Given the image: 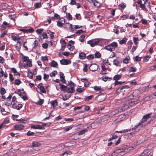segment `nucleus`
Returning a JSON list of instances; mask_svg holds the SVG:
<instances>
[{"mask_svg": "<svg viewBox=\"0 0 156 156\" xmlns=\"http://www.w3.org/2000/svg\"><path fill=\"white\" fill-rule=\"evenodd\" d=\"M133 94L129 95L128 97L127 100L126 101L124 106L115 110L114 112L115 113L113 114V115H115L122 112L127 109L130 107L132 106L137 103L138 102V99L133 98Z\"/></svg>", "mask_w": 156, "mask_h": 156, "instance_id": "f257e3e1", "label": "nucleus"}, {"mask_svg": "<svg viewBox=\"0 0 156 156\" xmlns=\"http://www.w3.org/2000/svg\"><path fill=\"white\" fill-rule=\"evenodd\" d=\"M136 146V145L134 144L131 147L125 148L124 150H117L113 152L110 156H122L126 153L133 149Z\"/></svg>", "mask_w": 156, "mask_h": 156, "instance_id": "f03ea898", "label": "nucleus"}, {"mask_svg": "<svg viewBox=\"0 0 156 156\" xmlns=\"http://www.w3.org/2000/svg\"><path fill=\"white\" fill-rule=\"evenodd\" d=\"M151 113L146 114L143 116L142 119L140 121V122L145 126L148 124L150 123L156 118V115H155L154 116H153L152 118L150 119L149 121L147 122V120L150 119L151 117Z\"/></svg>", "mask_w": 156, "mask_h": 156, "instance_id": "7ed1b4c3", "label": "nucleus"}, {"mask_svg": "<svg viewBox=\"0 0 156 156\" xmlns=\"http://www.w3.org/2000/svg\"><path fill=\"white\" fill-rule=\"evenodd\" d=\"M145 126L144 125H143V124L140 121V122H139L138 124L135 125L134 127H133L130 129H124L120 131H115V133H126L128 132L129 131H130L131 130H134L136 129H137L138 128H139V129H138V130H139L141 128H143Z\"/></svg>", "mask_w": 156, "mask_h": 156, "instance_id": "20e7f679", "label": "nucleus"}, {"mask_svg": "<svg viewBox=\"0 0 156 156\" xmlns=\"http://www.w3.org/2000/svg\"><path fill=\"white\" fill-rule=\"evenodd\" d=\"M119 91L120 92H123L122 94L123 95L126 94H128L130 91V89L129 86H125L121 88H118L116 91V93H117Z\"/></svg>", "mask_w": 156, "mask_h": 156, "instance_id": "39448f33", "label": "nucleus"}, {"mask_svg": "<svg viewBox=\"0 0 156 156\" xmlns=\"http://www.w3.org/2000/svg\"><path fill=\"white\" fill-rule=\"evenodd\" d=\"M118 44L115 42H113L108 45L105 46L104 48L111 51H114L115 49L117 47Z\"/></svg>", "mask_w": 156, "mask_h": 156, "instance_id": "423d86ee", "label": "nucleus"}, {"mask_svg": "<svg viewBox=\"0 0 156 156\" xmlns=\"http://www.w3.org/2000/svg\"><path fill=\"white\" fill-rule=\"evenodd\" d=\"M99 41L98 39L92 40L88 41L87 43L90 45L92 47L98 44Z\"/></svg>", "mask_w": 156, "mask_h": 156, "instance_id": "0eeeda50", "label": "nucleus"}, {"mask_svg": "<svg viewBox=\"0 0 156 156\" xmlns=\"http://www.w3.org/2000/svg\"><path fill=\"white\" fill-rule=\"evenodd\" d=\"M40 146V144L39 143L34 141L32 143L31 147L34 148L35 151H37L40 149L39 147Z\"/></svg>", "mask_w": 156, "mask_h": 156, "instance_id": "6e6552de", "label": "nucleus"}, {"mask_svg": "<svg viewBox=\"0 0 156 156\" xmlns=\"http://www.w3.org/2000/svg\"><path fill=\"white\" fill-rule=\"evenodd\" d=\"M106 98L105 94L99 95L97 97V100L98 102H101L104 101Z\"/></svg>", "mask_w": 156, "mask_h": 156, "instance_id": "1a4fd4ad", "label": "nucleus"}, {"mask_svg": "<svg viewBox=\"0 0 156 156\" xmlns=\"http://www.w3.org/2000/svg\"><path fill=\"white\" fill-rule=\"evenodd\" d=\"M98 66L95 64H92L89 67L90 70L92 71H96L98 69Z\"/></svg>", "mask_w": 156, "mask_h": 156, "instance_id": "9d476101", "label": "nucleus"}, {"mask_svg": "<svg viewBox=\"0 0 156 156\" xmlns=\"http://www.w3.org/2000/svg\"><path fill=\"white\" fill-rule=\"evenodd\" d=\"M37 87L40 89L41 92L43 93H46V90L44 87L42 86V83L38 84L37 85Z\"/></svg>", "mask_w": 156, "mask_h": 156, "instance_id": "9b49d317", "label": "nucleus"}, {"mask_svg": "<svg viewBox=\"0 0 156 156\" xmlns=\"http://www.w3.org/2000/svg\"><path fill=\"white\" fill-rule=\"evenodd\" d=\"M60 62L62 65H67L70 64L71 63V62L69 60L64 59L60 60Z\"/></svg>", "mask_w": 156, "mask_h": 156, "instance_id": "f8f14e48", "label": "nucleus"}, {"mask_svg": "<svg viewBox=\"0 0 156 156\" xmlns=\"http://www.w3.org/2000/svg\"><path fill=\"white\" fill-rule=\"evenodd\" d=\"M75 92L74 87L73 86H71L70 87H67L66 92L68 93H72Z\"/></svg>", "mask_w": 156, "mask_h": 156, "instance_id": "ddd939ff", "label": "nucleus"}, {"mask_svg": "<svg viewBox=\"0 0 156 156\" xmlns=\"http://www.w3.org/2000/svg\"><path fill=\"white\" fill-rule=\"evenodd\" d=\"M24 127V126L22 124L16 125L14 126L15 129L16 130H20L22 129Z\"/></svg>", "mask_w": 156, "mask_h": 156, "instance_id": "4468645a", "label": "nucleus"}, {"mask_svg": "<svg viewBox=\"0 0 156 156\" xmlns=\"http://www.w3.org/2000/svg\"><path fill=\"white\" fill-rule=\"evenodd\" d=\"M71 96V95L69 94H65L62 95V98L63 101H66L68 100Z\"/></svg>", "mask_w": 156, "mask_h": 156, "instance_id": "2eb2a0df", "label": "nucleus"}, {"mask_svg": "<svg viewBox=\"0 0 156 156\" xmlns=\"http://www.w3.org/2000/svg\"><path fill=\"white\" fill-rule=\"evenodd\" d=\"M50 103L51 105L53 106V108L58 105V102L56 100L51 101Z\"/></svg>", "mask_w": 156, "mask_h": 156, "instance_id": "dca6fc26", "label": "nucleus"}, {"mask_svg": "<svg viewBox=\"0 0 156 156\" xmlns=\"http://www.w3.org/2000/svg\"><path fill=\"white\" fill-rule=\"evenodd\" d=\"M16 96H14L12 98V100L11 105L12 106L15 105L16 104L17 101H16Z\"/></svg>", "mask_w": 156, "mask_h": 156, "instance_id": "f3484780", "label": "nucleus"}, {"mask_svg": "<svg viewBox=\"0 0 156 156\" xmlns=\"http://www.w3.org/2000/svg\"><path fill=\"white\" fill-rule=\"evenodd\" d=\"M31 127L35 129H43V127L39 125H33L31 126Z\"/></svg>", "mask_w": 156, "mask_h": 156, "instance_id": "a211bd4d", "label": "nucleus"}, {"mask_svg": "<svg viewBox=\"0 0 156 156\" xmlns=\"http://www.w3.org/2000/svg\"><path fill=\"white\" fill-rule=\"evenodd\" d=\"M23 105L22 104H19L18 105H13V106H12V107L14 109H16L18 110H19L22 107Z\"/></svg>", "mask_w": 156, "mask_h": 156, "instance_id": "6ab92c4d", "label": "nucleus"}, {"mask_svg": "<svg viewBox=\"0 0 156 156\" xmlns=\"http://www.w3.org/2000/svg\"><path fill=\"white\" fill-rule=\"evenodd\" d=\"M86 57V55L85 53L81 52L79 54V58L80 59H84Z\"/></svg>", "mask_w": 156, "mask_h": 156, "instance_id": "aec40b11", "label": "nucleus"}, {"mask_svg": "<svg viewBox=\"0 0 156 156\" xmlns=\"http://www.w3.org/2000/svg\"><path fill=\"white\" fill-rule=\"evenodd\" d=\"M122 77V75L120 74H117L115 75L114 77H113V79L115 81V82H117V81L120 80Z\"/></svg>", "mask_w": 156, "mask_h": 156, "instance_id": "412c9836", "label": "nucleus"}, {"mask_svg": "<svg viewBox=\"0 0 156 156\" xmlns=\"http://www.w3.org/2000/svg\"><path fill=\"white\" fill-rule=\"evenodd\" d=\"M88 127H88L87 129H83L79 131L78 132V135H81L84 134L87 131V129Z\"/></svg>", "mask_w": 156, "mask_h": 156, "instance_id": "4be33fe9", "label": "nucleus"}, {"mask_svg": "<svg viewBox=\"0 0 156 156\" xmlns=\"http://www.w3.org/2000/svg\"><path fill=\"white\" fill-rule=\"evenodd\" d=\"M11 37L13 40L14 41H17V43H18V40L20 39V37L18 36H13V35L11 36Z\"/></svg>", "mask_w": 156, "mask_h": 156, "instance_id": "5701e85b", "label": "nucleus"}, {"mask_svg": "<svg viewBox=\"0 0 156 156\" xmlns=\"http://www.w3.org/2000/svg\"><path fill=\"white\" fill-rule=\"evenodd\" d=\"M13 73L15 75H19L20 73L18 72L16 69L14 68H12L11 69Z\"/></svg>", "mask_w": 156, "mask_h": 156, "instance_id": "b1692460", "label": "nucleus"}, {"mask_svg": "<svg viewBox=\"0 0 156 156\" xmlns=\"http://www.w3.org/2000/svg\"><path fill=\"white\" fill-rule=\"evenodd\" d=\"M59 86L60 87V89L62 91H64L66 92L67 87L66 86L62 85L61 84H59Z\"/></svg>", "mask_w": 156, "mask_h": 156, "instance_id": "393cba45", "label": "nucleus"}, {"mask_svg": "<svg viewBox=\"0 0 156 156\" xmlns=\"http://www.w3.org/2000/svg\"><path fill=\"white\" fill-rule=\"evenodd\" d=\"M51 66L53 67H56L57 66V63L54 61H53L50 63Z\"/></svg>", "mask_w": 156, "mask_h": 156, "instance_id": "a878e982", "label": "nucleus"}, {"mask_svg": "<svg viewBox=\"0 0 156 156\" xmlns=\"http://www.w3.org/2000/svg\"><path fill=\"white\" fill-rule=\"evenodd\" d=\"M136 69L135 67H134L132 66H131L129 67V72H134L136 71Z\"/></svg>", "mask_w": 156, "mask_h": 156, "instance_id": "bb28decb", "label": "nucleus"}, {"mask_svg": "<svg viewBox=\"0 0 156 156\" xmlns=\"http://www.w3.org/2000/svg\"><path fill=\"white\" fill-rule=\"evenodd\" d=\"M18 95L22 98L24 101H26L28 99V98L27 96H23L22 94L20 93H18Z\"/></svg>", "mask_w": 156, "mask_h": 156, "instance_id": "cd10ccee", "label": "nucleus"}, {"mask_svg": "<svg viewBox=\"0 0 156 156\" xmlns=\"http://www.w3.org/2000/svg\"><path fill=\"white\" fill-rule=\"evenodd\" d=\"M27 151L29 152V154H32L33 153L34 151H35L34 148L31 147L28 149Z\"/></svg>", "mask_w": 156, "mask_h": 156, "instance_id": "c85d7f7f", "label": "nucleus"}, {"mask_svg": "<svg viewBox=\"0 0 156 156\" xmlns=\"http://www.w3.org/2000/svg\"><path fill=\"white\" fill-rule=\"evenodd\" d=\"M41 3L40 2H36L34 6L36 8H40L41 6Z\"/></svg>", "mask_w": 156, "mask_h": 156, "instance_id": "c756f323", "label": "nucleus"}, {"mask_svg": "<svg viewBox=\"0 0 156 156\" xmlns=\"http://www.w3.org/2000/svg\"><path fill=\"white\" fill-rule=\"evenodd\" d=\"M22 59H23V62H24L27 61H28L29 60H30L29 59L28 57L27 56H25L23 55H22Z\"/></svg>", "mask_w": 156, "mask_h": 156, "instance_id": "7c9ffc66", "label": "nucleus"}, {"mask_svg": "<svg viewBox=\"0 0 156 156\" xmlns=\"http://www.w3.org/2000/svg\"><path fill=\"white\" fill-rule=\"evenodd\" d=\"M57 73V72L56 71H54L50 73V76L51 77H55Z\"/></svg>", "mask_w": 156, "mask_h": 156, "instance_id": "2f4dec72", "label": "nucleus"}, {"mask_svg": "<svg viewBox=\"0 0 156 156\" xmlns=\"http://www.w3.org/2000/svg\"><path fill=\"white\" fill-rule=\"evenodd\" d=\"M126 41V37H124L123 39L119 41V43L120 44H123L125 43Z\"/></svg>", "mask_w": 156, "mask_h": 156, "instance_id": "473e14b6", "label": "nucleus"}, {"mask_svg": "<svg viewBox=\"0 0 156 156\" xmlns=\"http://www.w3.org/2000/svg\"><path fill=\"white\" fill-rule=\"evenodd\" d=\"M113 64L116 66H118L119 65V62L117 59H114L113 61Z\"/></svg>", "mask_w": 156, "mask_h": 156, "instance_id": "72a5a7b5", "label": "nucleus"}, {"mask_svg": "<svg viewBox=\"0 0 156 156\" xmlns=\"http://www.w3.org/2000/svg\"><path fill=\"white\" fill-rule=\"evenodd\" d=\"M32 60L31 59H30L27 62L26 65L27 66L29 67H30L32 66Z\"/></svg>", "mask_w": 156, "mask_h": 156, "instance_id": "f704fd0d", "label": "nucleus"}, {"mask_svg": "<svg viewBox=\"0 0 156 156\" xmlns=\"http://www.w3.org/2000/svg\"><path fill=\"white\" fill-rule=\"evenodd\" d=\"M102 80L104 81H106L107 80H110L111 78L109 77L108 76H103L102 77Z\"/></svg>", "mask_w": 156, "mask_h": 156, "instance_id": "c9c22d12", "label": "nucleus"}, {"mask_svg": "<svg viewBox=\"0 0 156 156\" xmlns=\"http://www.w3.org/2000/svg\"><path fill=\"white\" fill-rule=\"evenodd\" d=\"M66 16L69 20H72V16L69 13H66Z\"/></svg>", "mask_w": 156, "mask_h": 156, "instance_id": "e433bc0d", "label": "nucleus"}, {"mask_svg": "<svg viewBox=\"0 0 156 156\" xmlns=\"http://www.w3.org/2000/svg\"><path fill=\"white\" fill-rule=\"evenodd\" d=\"M5 92H6V91H5V89H4V88L3 87H2L1 88L0 92V94L2 95H4L5 93Z\"/></svg>", "mask_w": 156, "mask_h": 156, "instance_id": "4c0bfd02", "label": "nucleus"}, {"mask_svg": "<svg viewBox=\"0 0 156 156\" xmlns=\"http://www.w3.org/2000/svg\"><path fill=\"white\" fill-rule=\"evenodd\" d=\"M27 76L30 79H32L33 77L32 73L30 71H28L27 73Z\"/></svg>", "mask_w": 156, "mask_h": 156, "instance_id": "58836bf2", "label": "nucleus"}, {"mask_svg": "<svg viewBox=\"0 0 156 156\" xmlns=\"http://www.w3.org/2000/svg\"><path fill=\"white\" fill-rule=\"evenodd\" d=\"M83 71L86 72L87 71V65L86 64H84L83 65Z\"/></svg>", "mask_w": 156, "mask_h": 156, "instance_id": "ea45409f", "label": "nucleus"}, {"mask_svg": "<svg viewBox=\"0 0 156 156\" xmlns=\"http://www.w3.org/2000/svg\"><path fill=\"white\" fill-rule=\"evenodd\" d=\"M71 154V153L70 151H66L63 153L61 155V156H63L64 155H67L68 154Z\"/></svg>", "mask_w": 156, "mask_h": 156, "instance_id": "a19ab883", "label": "nucleus"}, {"mask_svg": "<svg viewBox=\"0 0 156 156\" xmlns=\"http://www.w3.org/2000/svg\"><path fill=\"white\" fill-rule=\"evenodd\" d=\"M44 103V100L43 99H39L37 101V103L40 105H41Z\"/></svg>", "mask_w": 156, "mask_h": 156, "instance_id": "79ce46f5", "label": "nucleus"}, {"mask_svg": "<svg viewBox=\"0 0 156 156\" xmlns=\"http://www.w3.org/2000/svg\"><path fill=\"white\" fill-rule=\"evenodd\" d=\"M67 47L69 50L70 51H73L74 48V47L69 44H68Z\"/></svg>", "mask_w": 156, "mask_h": 156, "instance_id": "37998d69", "label": "nucleus"}, {"mask_svg": "<svg viewBox=\"0 0 156 156\" xmlns=\"http://www.w3.org/2000/svg\"><path fill=\"white\" fill-rule=\"evenodd\" d=\"M85 37V35H82L80 37L79 40L81 42H83V40H84Z\"/></svg>", "mask_w": 156, "mask_h": 156, "instance_id": "c03bdc74", "label": "nucleus"}, {"mask_svg": "<svg viewBox=\"0 0 156 156\" xmlns=\"http://www.w3.org/2000/svg\"><path fill=\"white\" fill-rule=\"evenodd\" d=\"M119 5L122 9H123L126 6V4L125 3H121L119 4Z\"/></svg>", "mask_w": 156, "mask_h": 156, "instance_id": "a18cd8bd", "label": "nucleus"}, {"mask_svg": "<svg viewBox=\"0 0 156 156\" xmlns=\"http://www.w3.org/2000/svg\"><path fill=\"white\" fill-rule=\"evenodd\" d=\"M38 41L36 40H35L34 41V43L33 44V48H35L38 45Z\"/></svg>", "mask_w": 156, "mask_h": 156, "instance_id": "49530a36", "label": "nucleus"}, {"mask_svg": "<svg viewBox=\"0 0 156 156\" xmlns=\"http://www.w3.org/2000/svg\"><path fill=\"white\" fill-rule=\"evenodd\" d=\"M101 54L99 52H97L95 54V57L96 58H99L101 57Z\"/></svg>", "mask_w": 156, "mask_h": 156, "instance_id": "de8ad7c7", "label": "nucleus"}, {"mask_svg": "<svg viewBox=\"0 0 156 156\" xmlns=\"http://www.w3.org/2000/svg\"><path fill=\"white\" fill-rule=\"evenodd\" d=\"M150 58V57L148 56H147L145 57L144 58V60H143L144 62H147L148 61V60Z\"/></svg>", "mask_w": 156, "mask_h": 156, "instance_id": "09e8293b", "label": "nucleus"}, {"mask_svg": "<svg viewBox=\"0 0 156 156\" xmlns=\"http://www.w3.org/2000/svg\"><path fill=\"white\" fill-rule=\"evenodd\" d=\"M94 58V56L93 55H90L87 57V58L89 60H91Z\"/></svg>", "mask_w": 156, "mask_h": 156, "instance_id": "8fccbe9b", "label": "nucleus"}, {"mask_svg": "<svg viewBox=\"0 0 156 156\" xmlns=\"http://www.w3.org/2000/svg\"><path fill=\"white\" fill-rule=\"evenodd\" d=\"M141 58H139L138 56H136L133 59L135 61H139L140 60Z\"/></svg>", "mask_w": 156, "mask_h": 156, "instance_id": "3c124183", "label": "nucleus"}, {"mask_svg": "<svg viewBox=\"0 0 156 156\" xmlns=\"http://www.w3.org/2000/svg\"><path fill=\"white\" fill-rule=\"evenodd\" d=\"M15 84L16 85H19L21 83L20 80L19 79L16 80H15Z\"/></svg>", "mask_w": 156, "mask_h": 156, "instance_id": "603ef678", "label": "nucleus"}, {"mask_svg": "<svg viewBox=\"0 0 156 156\" xmlns=\"http://www.w3.org/2000/svg\"><path fill=\"white\" fill-rule=\"evenodd\" d=\"M146 4V2H145L144 4H141L139 5L140 7L143 9H145V4Z\"/></svg>", "mask_w": 156, "mask_h": 156, "instance_id": "864d4df0", "label": "nucleus"}, {"mask_svg": "<svg viewBox=\"0 0 156 156\" xmlns=\"http://www.w3.org/2000/svg\"><path fill=\"white\" fill-rule=\"evenodd\" d=\"M133 42L135 44H138V41H139V39L138 38L134 37L133 38Z\"/></svg>", "mask_w": 156, "mask_h": 156, "instance_id": "5fc2aeb1", "label": "nucleus"}, {"mask_svg": "<svg viewBox=\"0 0 156 156\" xmlns=\"http://www.w3.org/2000/svg\"><path fill=\"white\" fill-rule=\"evenodd\" d=\"M93 97V95H92L87 96L85 98V100L86 101H88L91 99Z\"/></svg>", "mask_w": 156, "mask_h": 156, "instance_id": "6e6d98bb", "label": "nucleus"}, {"mask_svg": "<svg viewBox=\"0 0 156 156\" xmlns=\"http://www.w3.org/2000/svg\"><path fill=\"white\" fill-rule=\"evenodd\" d=\"M84 90V87L79 88L77 90V91L79 93L83 92Z\"/></svg>", "mask_w": 156, "mask_h": 156, "instance_id": "4d7b16f0", "label": "nucleus"}, {"mask_svg": "<svg viewBox=\"0 0 156 156\" xmlns=\"http://www.w3.org/2000/svg\"><path fill=\"white\" fill-rule=\"evenodd\" d=\"M129 59H128L127 58H126L123 60V62L125 63H128L129 62Z\"/></svg>", "mask_w": 156, "mask_h": 156, "instance_id": "13d9d810", "label": "nucleus"}, {"mask_svg": "<svg viewBox=\"0 0 156 156\" xmlns=\"http://www.w3.org/2000/svg\"><path fill=\"white\" fill-rule=\"evenodd\" d=\"M34 31V30L32 28L27 29V33H32Z\"/></svg>", "mask_w": 156, "mask_h": 156, "instance_id": "bf43d9fd", "label": "nucleus"}, {"mask_svg": "<svg viewBox=\"0 0 156 156\" xmlns=\"http://www.w3.org/2000/svg\"><path fill=\"white\" fill-rule=\"evenodd\" d=\"M51 124V122H48L47 123H42L41 126L43 127L44 126H49Z\"/></svg>", "mask_w": 156, "mask_h": 156, "instance_id": "052dcab7", "label": "nucleus"}, {"mask_svg": "<svg viewBox=\"0 0 156 156\" xmlns=\"http://www.w3.org/2000/svg\"><path fill=\"white\" fill-rule=\"evenodd\" d=\"M49 78V75L44 73V79L45 80H47Z\"/></svg>", "mask_w": 156, "mask_h": 156, "instance_id": "680f3d73", "label": "nucleus"}, {"mask_svg": "<svg viewBox=\"0 0 156 156\" xmlns=\"http://www.w3.org/2000/svg\"><path fill=\"white\" fill-rule=\"evenodd\" d=\"M63 23H62L59 20L57 22V25L58 27H62V25L63 24Z\"/></svg>", "mask_w": 156, "mask_h": 156, "instance_id": "e2e57ef3", "label": "nucleus"}, {"mask_svg": "<svg viewBox=\"0 0 156 156\" xmlns=\"http://www.w3.org/2000/svg\"><path fill=\"white\" fill-rule=\"evenodd\" d=\"M7 122L6 121H4L3 123H2L1 125H0V129L2 127H4L5 126V124L7 123Z\"/></svg>", "mask_w": 156, "mask_h": 156, "instance_id": "0e129e2a", "label": "nucleus"}, {"mask_svg": "<svg viewBox=\"0 0 156 156\" xmlns=\"http://www.w3.org/2000/svg\"><path fill=\"white\" fill-rule=\"evenodd\" d=\"M3 24L4 25L7 26L8 27H10L11 26V25L10 24L5 21L3 22Z\"/></svg>", "mask_w": 156, "mask_h": 156, "instance_id": "69168bd1", "label": "nucleus"}, {"mask_svg": "<svg viewBox=\"0 0 156 156\" xmlns=\"http://www.w3.org/2000/svg\"><path fill=\"white\" fill-rule=\"evenodd\" d=\"M94 88L95 90L97 91L100 90L101 89V88L100 87L97 86H94Z\"/></svg>", "mask_w": 156, "mask_h": 156, "instance_id": "338daca9", "label": "nucleus"}, {"mask_svg": "<svg viewBox=\"0 0 156 156\" xmlns=\"http://www.w3.org/2000/svg\"><path fill=\"white\" fill-rule=\"evenodd\" d=\"M101 69L103 71H105L107 69V67H106L105 66L104 64H101Z\"/></svg>", "mask_w": 156, "mask_h": 156, "instance_id": "774afa93", "label": "nucleus"}]
</instances>
